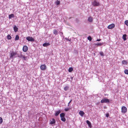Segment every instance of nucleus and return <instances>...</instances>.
I'll return each mask as SVG.
<instances>
[{
  "instance_id": "35",
  "label": "nucleus",
  "mask_w": 128,
  "mask_h": 128,
  "mask_svg": "<svg viewBox=\"0 0 128 128\" xmlns=\"http://www.w3.org/2000/svg\"><path fill=\"white\" fill-rule=\"evenodd\" d=\"M72 101V99H71L70 101L68 103V106H70V104L71 102Z\"/></svg>"
},
{
  "instance_id": "22",
  "label": "nucleus",
  "mask_w": 128,
  "mask_h": 128,
  "mask_svg": "<svg viewBox=\"0 0 128 128\" xmlns=\"http://www.w3.org/2000/svg\"><path fill=\"white\" fill-rule=\"evenodd\" d=\"M19 37L18 35H16L15 38V40H19Z\"/></svg>"
},
{
  "instance_id": "6",
  "label": "nucleus",
  "mask_w": 128,
  "mask_h": 128,
  "mask_svg": "<svg viewBox=\"0 0 128 128\" xmlns=\"http://www.w3.org/2000/svg\"><path fill=\"white\" fill-rule=\"evenodd\" d=\"M127 108L124 106H122V112L123 113H125L127 112Z\"/></svg>"
},
{
  "instance_id": "31",
  "label": "nucleus",
  "mask_w": 128,
  "mask_h": 128,
  "mask_svg": "<svg viewBox=\"0 0 128 128\" xmlns=\"http://www.w3.org/2000/svg\"><path fill=\"white\" fill-rule=\"evenodd\" d=\"M2 122L3 120L2 118L1 117H0V124L2 123Z\"/></svg>"
},
{
  "instance_id": "30",
  "label": "nucleus",
  "mask_w": 128,
  "mask_h": 128,
  "mask_svg": "<svg viewBox=\"0 0 128 128\" xmlns=\"http://www.w3.org/2000/svg\"><path fill=\"white\" fill-rule=\"evenodd\" d=\"M99 53L100 56H104V53L102 52H100Z\"/></svg>"
},
{
  "instance_id": "14",
  "label": "nucleus",
  "mask_w": 128,
  "mask_h": 128,
  "mask_svg": "<svg viewBox=\"0 0 128 128\" xmlns=\"http://www.w3.org/2000/svg\"><path fill=\"white\" fill-rule=\"evenodd\" d=\"M86 123L88 124V125L89 127L90 128H91L92 127L91 123L90 121L88 120H87L86 121Z\"/></svg>"
},
{
  "instance_id": "8",
  "label": "nucleus",
  "mask_w": 128,
  "mask_h": 128,
  "mask_svg": "<svg viewBox=\"0 0 128 128\" xmlns=\"http://www.w3.org/2000/svg\"><path fill=\"white\" fill-rule=\"evenodd\" d=\"M40 68L42 70H45L46 68V66L45 64H43L40 66Z\"/></svg>"
},
{
  "instance_id": "29",
  "label": "nucleus",
  "mask_w": 128,
  "mask_h": 128,
  "mask_svg": "<svg viewBox=\"0 0 128 128\" xmlns=\"http://www.w3.org/2000/svg\"><path fill=\"white\" fill-rule=\"evenodd\" d=\"M124 73L126 74H128V70H125L124 71Z\"/></svg>"
},
{
  "instance_id": "9",
  "label": "nucleus",
  "mask_w": 128,
  "mask_h": 128,
  "mask_svg": "<svg viewBox=\"0 0 128 128\" xmlns=\"http://www.w3.org/2000/svg\"><path fill=\"white\" fill-rule=\"evenodd\" d=\"M23 51L24 52H26L28 50V48L26 46H24L22 49Z\"/></svg>"
},
{
  "instance_id": "36",
  "label": "nucleus",
  "mask_w": 128,
  "mask_h": 128,
  "mask_svg": "<svg viewBox=\"0 0 128 128\" xmlns=\"http://www.w3.org/2000/svg\"><path fill=\"white\" fill-rule=\"evenodd\" d=\"M109 116V114H106V116L107 117H108Z\"/></svg>"
},
{
  "instance_id": "3",
  "label": "nucleus",
  "mask_w": 128,
  "mask_h": 128,
  "mask_svg": "<svg viewBox=\"0 0 128 128\" xmlns=\"http://www.w3.org/2000/svg\"><path fill=\"white\" fill-rule=\"evenodd\" d=\"M110 102L109 100L106 98H104L102 100L100 101L101 103H108Z\"/></svg>"
},
{
  "instance_id": "7",
  "label": "nucleus",
  "mask_w": 128,
  "mask_h": 128,
  "mask_svg": "<svg viewBox=\"0 0 128 128\" xmlns=\"http://www.w3.org/2000/svg\"><path fill=\"white\" fill-rule=\"evenodd\" d=\"M115 27V25L114 24H112L108 25V28L109 29H112Z\"/></svg>"
},
{
  "instance_id": "12",
  "label": "nucleus",
  "mask_w": 128,
  "mask_h": 128,
  "mask_svg": "<svg viewBox=\"0 0 128 128\" xmlns=\"http://www.w3.org/2000/svg\"><path fill=\"white\" fill-rule=\"evenodd\" d=\"M61 112V111L60 110H59L58 111H56L55 112V116H57Z\"/></svg>"
},
{
  "instance_id": "17",
  "label": "nucleus",
  "mask_w": 128,
  "mask_h": 128,
  "mask_svg": "<svg viewBox=\"0 0 128 128\" xmlns=\"http://www.w3.org/2000/svg\"><path fill=\"white\" fill-rule=\"evenodd\" d=\"M88 22H91L92 21V18L91 17H90L88 18Z\"/></svg>"
},
{
  "instance_id": "11",
  "label": "nucleus",
  "mask_w": 128,
  "mask_h": 128,
  "mask_svg": "<svg viewBox=\"0 0 128 128\" xmlns=\"http://www.w3.org/2000/svg\"><path fill=\"white\" fill-rule=\"evenodd\" d=\"M50 44L49 43L46 42L43 44V46L44 47H47L50 45Z\"/></svg>"
},
{
  "instance_id": "23",
  "label": "nucleus",
  "mask_w": 128,
  "mask_h": 128,
  "mask_svg": "<svg viewBox=\"0 0 128 128\" xmlns=\"http://www.w3.org/2000/svg\"><path fill=\"white\" fill-rule=\"evenodd\" d=\"M103 44L102 43H97L95 44V45L98 46H101Z\"/></svg>"
},
{
  "instance_id": "13",
  "label": "nucleus",
  "mask_w": 128,
  "mask_h": 128,
  "mask_svg": "<svg viewBox=\"0 0 128 128\" xmlns=\"http://www.w3.org/2000/svg\"><path fill=\"white\" fill-rule=\"evenodd\" d=\"M127 35L126 34H124L123 35L122 38L124 41L126 40V36Z\"/></svg>"
},
{
  "instance_id": "20",
  "label": "nucleus",
  "mask_w": 128,
  "mask_h": 128,
  "mask_svg": "<svg viewBox=\"0 0 128 128\" xmlns=\"http://www.w3.org/2000/svg\"><path fill=\"white\" fill-rule=\"evenodd\" d=\"M14 17V15L13 14H12L10 15L9 16V18L10 19L12 18H13Z\"/></svg>"
},
{
  "instance_id": "16",
  "label": "nucleus",
  "mask_w": 128,
  "mask_h": 128,
  "mask_svg": "<svg viewBox=\"0 0 128 128\" xmlns=\"http://www.w3.org/2000/svg\"><path fill=\"white\" fill-rule=\"evenodd\" d=\"M14 29L15 32H17L18 30V28L15 26L14 27Z\"/></svg>"
},
{
  "instance_id": "18",
  "label": "nucleus",
  "mask_w": 128,
  "mask_h": 128,
  "mask_svg": "<svg viewBox=\"0 0 128 128\" xmlns=\"http://www.w3.org/2000/svg\"><path fill=\"white\" fill-rule=\"evenodd\" d=\"M54 34H55L56 35L58 34V31L56 29H54L53 30Z\"/></svg>"
},
{
  "instance_id": "32",
  "label": "nucleus",
  "mask_w": 128,
  "mask_h": 128,
  "mask_svg": "<svg viewBox=\"0 0 128 128\" xmlns=\"http://www.w3.org/2000/svg\"><path fill=\"white\" fill-rule=\"evenodd\" d=\"M60 3V2L59 1L57 0L56 2V4L57 5H59Z\"/></svg>"
},
{
  "instance_id": "15",
  "label": "nucleus",
  "mask_w": 128,
  "mask_h": 128,
  "mask_svg": "<svg viewBox=\"0 0 128 128\" xmlns=\"http://www.w3.org/2000/svg\"><path fill=\"white\" fill-rule=\"evenodd\" d=\"M79 114L82 116L84 114V113L83 111H80L79 112Z\"/></svg>"
},
{
  "instance_id": "34",
  "label": "nucleus",
  "mask_w": 128,
  "mask_h": 128,
  "mask_svg": "<svg viewBox=\"0 0 128 128\" xmlns=\"http://www.w3.org/2000/svg\"><path fill=\"white\" fill-rule=\"evenodd\" d=\"M69 110V108H65L64 110L66 111H68Z\"/></svg>"
},
{
  "instance_id": "38",
  "label": "nucleus",
  "mask_w": 128,
  "mask_h": 128,
  "mask_svg": "<svg viewBox=\"0 0 128 128\" xmlns=\"http://www.w3.org/2000/svg\"><path fill=\"white\" fill-rule=\"evenodd\" d=\"M101 40V39H97V40H96V41H100Z\"/></svg>"
},
{
  "instance_id": "33",
  "label": "nucleus",
  "mask_w": 128,
  "mask_h": 128,
  "mask_svg": "<svg viewBox=\"0 0 128 128\" xmlns=\"http://www.w3.org/2000/svg\"><path fill=\"white\" fill-rule=\"evenodd\" d=\"M125 24L127 26H128V20H126L125 22Z\"/></svg>"
},
{
  "instance_id": "24",
  "label": "nucleus",
  "mask_w": 128,
  "mask_h": 128,
  "mask_svg": "<svg viewBox=\"0 0 128 128\" xmlns=\"http://www.w3.org/2000/svg\"><path fill=\"white\" fill-rule=\"evenodd\" d=\"M73 70V68L72 67H70L69 68L68 71L69 72H71Z\"/></svg>"
},
{
  "instance_id": "40",
  "label": "nucleus",
  "mask_w": 128,
  "mask_h": 128,
  "mask_svg": "<svg viewBox=\"0 0 128 128\" xmlns=\"http://www.w3.org/2000/svg\"><path fill=\"white\" fill-rule=\"evenodd\" d=\"M62 35L63 34V33L62 32H61Z\"/></svg>"
},
{
  "instance_id": "19",
  "label": "nucleus",
  "mask_w": 128,
  "mask_h": 128,
  "mask_svg": "<svg viewBox=\"0 0 128 128\" xmlns=\"http://www.w3.org/2000/svg\"><path fill=\"white\" fill-rule=\"evenodd\" d=\"M69 88V86H65L64 88V89L65 91H67Z\"/></svg>"
},
{
  "instance_id": "1",
  "label": "nucleus",
  "mask_w": 128,
  "mask_h": 128,
  "mask_svg": "<svg viewBox=\"0 0 128 128\" xmlns=\"http://www.w3.org/2000/svg\"><path fill=\"white\" fill-rule=\"evenodd\" d=\"M18 54L16 52H14V51H12L10 52V58H12L13 59L14 58H15L17 57Z\"/></svg>"
},
{
  "instance_id": "21",
  "label": "nucleus",
  "mask_w": 128,
  "mask_h": 128,
  "mask_svg": "<svg viewBox=\"0 0 128 128\" xmlns=\"http://www.w3.org/2000/svg\"><path fill=\"white\" fill-rule=\"evenodd\" d=\"M60 116L61 118L62 117H64L65 116V114L64 113H62L60 114Z\"/></svg>"
},
{
  "instance_id": "4",
  "label": "nucleus",
  "mask_w": 128,
  "mask_h": 128,
  "mask_svg": "<svg viewBox=\"0 0 128 128\" xmlns=\"http://www.w3.org/2000/svg\"><path fill=\"white\" fill-rule=\"evenodd\" d=\"M20 54H18V55L17 56V57L20 58H24V60H26V57L22 55V52H20Z\"/></svg>"
},
{
  "instance_id": "2",
  "label": "nucleus",
  "mask_w": 128,
  "mask_h": 128,
  "mask_svg": "<svg viewBox=\"0 0 128 128\" xmlns=\"http://www.w3.org/2000/svg\"><path fill=\"white\" fill-rule=\"evenodd\" d=\"M92 5L94 6H98L100 5V4L98 2L96 1V0H94V1L92 2Z\"/></svg>"
},
{
  "instance_id": "25",
  "label": "nucleus",
  "mask_w": 128,
  "mask_h": 128,
  "mask_svg": "<svg viewBox=\"0 0 128 128\" xmlns=\"http://www.w3.org/2000/svg\"><path fill=\"white\" fill-rule=\"evenodd\" d=\"M61 120L64 122H65L66 121V119L64 117L61 118Z\"/></svg>"
},
{
  "instance_id": "5",
  "label": "nucleus",
  "mask_w": 128,
  "mask_h": 128,
  "mask_svg": "<svg viewBox=\"0 0 128 128\" xmlns=\"http://www.w3.org/2000/svg\"><path fill=\"white\" fill-rule=\"evenodd\" d=\"M26 39L28 41L33 42L34 40L32 37L29 36L27 37Z\"/></svg>"
},
{
  "instance_id": "37",
  "label": "nucleus",
  "mask_w": 128,
  "mask_h": 128,
  "mask_svg": "<svg viewBox=\"0 0 128 128\" xmlns=\"http://www.w3.org/2000/svg\"><path fill=\"white\" fill-rule=\"evenodd\" d=\"M65 39L66 40H68V41H70L71 40V39H70V40H68L67 38H65Z\"/></svg>"
},
{
  "instance_id": "10",
  "label": "nucleus",
  "mask_w": 128,
  "mask_h": 128,
  "mask_svg": "<svg viewBox=\"0 0 128 128\" xmlns=\"http://www.w3.org/2000/svg\"><path fill=\"white\" fill-rule=\"evenodd\" d=\"M50 124H55L56 122V121L54 118H52V120H50Z\"/></svg>"
},
{
  "instance_id": "39",
  "label": "nucleus",
  "mask_w": 128,
  "mask_h": 128,
  "mask_svg": "<svg viewBox=\"0 0 128 128\" xmlns=\"http://www.w3.org/2000/svg\"><path fill=\"white\" fill-rule=\"evenodd\" d=\"M70 78L72 80L73 78V77L72 76L70 77Z\"/></svg>"
},
{
  "instance_id": "28",
  "label": "nucleus",
  "mask_w": 128,
  "mask_h": 128,
  "mask_svg": "<svg viewBox=\"0 0 128 128\" xmlns=\"http://www.w3.org/2000/svg\"><path fill=\"white\" fill-rule=\"evenodd\" d=\"M7 37L8 39V40L11 39L12 38L11 36L10 35H9V34H8V35L7 36Z\"/></svg>"
},
{
  "instance_id": "26",
  "label": "nucleus",
  "mask_w": 128,
  "mask_h": 128,
  "mask_svg": "<svg viewBox=\"0 0 128 128\" xmlns=\"http://www.w3.org/2000/svg\"><path fill=\"white\" fill-rule=\"evenodd\" d=\"M122 62L123 64H127V62L125 60H124L122 61Z\"/></svg>"
},
{
  "instance_id": "27",
  "label": "nucleus",
  "mask_w": 128,
  "mask_h": 128,
  "mask_svg": "<svg viewBox=\"0 0 128 128\" xmlns=\"http://www.w3.org/2000/svg\"><path fill=\"white\" fill-rule=\"evenodd\" d=\"M88 39L90 40V41H91L92 40V37L90 36H89L88 37Z\"/></svg>"
}]
</instances>
